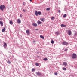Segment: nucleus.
I'll return each mask as SVG.
<instances>
[{"label":"nucleus","instance_id":"obj_1","mask_svg":"<svg viewBox=\"0 0 77 77\" xmlns=\"http://www.w3.org/2000/svg\"><path fill=\"white\" fill-rule=\"evenodd\" d=\"M5 8V6L4 5H1L0 6V9L2 11H3L4 9Z\"/></svg>","mask_w":77,"mask_h":77},{"label":"nucleus","instance_id":"obj_2","mask_svg":"<svg viewBox=\"0 0 77 77\" xmlns=\"http://www.w3.org/2000/svg\"><path fill=\"white\" fill-rule=\"evenodd\" d=\"M72 59H76L77 58V55L74 53L72 55Z\"/></svg>","mask_w":77,"mask_h":77},{"label":"nucleus","instance_id":"obj_3","mask_svg":"<svg viewBox=\"0 0 77 77\" xmlns=\"http://www.w3.org/2000/svg\"><path fill=\"white\" fill-rule=\"evenodd\" d=\"M62 44H63V45H68V43L65 41H64L62 42Z\"/></svg>","mask_w":77,"mask_h":77},{"label":"nucleus","instance_id":"obj_4","mask_svg":"<svg viewBox=\"0 0 77 77\" xmlns=\"http://www.w3.org/2000/svg\"><path fill=\"white\" fill-rule=\"evenodd\" d=\"M68 33L69 36H71V35L72 34L71 31L70 30L68 31Z\"/></svg>","mask_w":77,"mask_h":77},{"label":"nucleus","instance_id":"obj_5","mask_svg":"<svg viewBox=\"0 0 77 77\" xmlns=\"http://www.w3.org/2000/svg\"><path fill=\"white\" fill-rule=\"evenodd\" d=\"M36 74L37 75H38L40 76L41 75V73L39 72H36Z\"/></svg>","mask_w":77,"mask_h":77},{"label":"nucleus","instance_id":"obj_6","mask_svg":"<svg viewBox=\"0 0 77 77\" xmlns=\"http://www.w3.org/2000/svg\"><path fill=\"white\" fill-rule=\"evenodd\" d=\"M26 33L28 35H30V31L29 29L26 30Z\"/></svg>","mask_w":77,"mask_h":77},{"label":"nucleus","instance_id":"obj_7","mask_svg":"<svg viewBox=\"0 0 77 77\" xmlns=\"http://www.w3.org/2000/svg\"><path fill=\"white\" fill-rule=\"evenodd\" d=\"M17 23L18 24H20L21 23V20H20V19H17Z\"/></svg>","mask_w":77,"mask_h":77},{"label":"nucleus","instance_id":"obj_8","mask_svg":"<svg viewBox=\"0 0 77 77\" xmlns=\"http://www.w3.org/2000/svg\"><path fill=\"white\" fill-rule=\"evenodd\" d=\"M32 25L34 27H37L38 26V25L36 23H33Z\"/></svg>","mask_w":77,"mask_h":77},{"label":"nucleus","instance_id":"obj_9","mask_svg":"<svg viewBox=\"0 0 77 77\" xmlns=\"http://www.w3.org/2000/svg\"><path fill=\"white\" fill-rule=\"evenodd\" d=\"M61 26L62 27H65L66 26V25H64L63 24H62L61 25Z\"/></svg>","mask_w":77,"mask_h":77},{"label":"nucleus","instance_id":"obj_10","mask_svg":"<svg viewBox=\"0 0 77 77\" xmlns=\"http://www.w3.org/2000/svg\"><path fill=\"white\" fill-rule=\"evenodd\" d=\"M40 20L41 21H43V22H44V18H40Z\"/></svg>","mask_w":77,"mask_h":77},{"label":"nucleus","instance_id":"obj_11","mask_svg":"<svg viewBox=\"0 0 77 77\" xmlns=\"http://www.w3.org/2000/svg\"><path fill=\"white\" fill-rule=\"evenodd\" d=\"M37 23L38 25H39V24H42V22L40 21H37Z\"/></svg>","mask_w":77,"mask_h":77},{"label":"nucleus","instance_id":"obj_12","mask_svg":"<svg viewBox=\"0 0 77 77\" xmlns=\"http://www.w3.org/2000/svg\"><path fill=\"white\" fill-rule=\"evenodd\" d=\"M4 47L6 48V47H7V44H6V43L5 42L4 43Z\"/></svg>","mask_w":77,"mask_h":77},{"label":"nucleus","instance_id":"obj_13","mask_svg":"<svg viewBox=\"0 0 77 77\" xmlns=\"http://www.w3.org/2000/svg\"><path fill=\"white\" fill-rule=\"evenodd\" d=\"M35 15H36V16H38V11H35Z\"/></svg>","mask_w":77,"mask_h":77},{"label":"nucleus","instance_id":"obj_14","mask_svg":"<svg viewBox=\"0 0 77 77\" xmlns=\"http://www.w3.org/2000/svg\"><path fill=\"white\" fill-rule=\"evenodd\" d=\"M63 65H65V66H66L67 65V63L66 62H64L63 63Z\"/></svg>","mask_w":77,"mask_h":77},{"label":"nucleus","instance_id":"obj_15","mask_svg":"<svg viewBox=\"0 0 77 77\" xmlns=\"http://www.w3.org/2000/svg\"><path fill=\"white\" fill-rule=\"evenodd\" d=\"M0 24L1 26H3V23L2 21H0Z\"/></svg>","mask_w":77,"mask_h":77},{"label":"nucleus","instance_id":"obj_16","mask_svg":"<svg viewBox=\"0 0 77 77\" xmlns=\"http://www.w3.org/2000/svg\"><path fill=\"white\" fill-rule=\"evenodd\" d=\"M40 38H42V39H44V37L42 35H41L40 36Z\"/></svg>","mask_w":77,"mask_h":77},{"label":"nucleus","instance_id":"obj_17","mask_svg":"<svg viewBox=\"0 0 77 77\" xmlns=\"http://www.w3.org/2000/svg\"><path fill=\"white\" fill-rule=\"evenodd\" d=\"M5 30H6V28H4L2 30V32H5Z\"/></svg>","mask_w":77,"mask_h":77},{"label":"nucleus","instance_id":"obj_18","mask_svg":"<svg viewBox=\"0 0 77 77\" xmlns=\"http://www.w3.org/2000/svg\"><path fill=\"white\" fill-rule=\"evenodd\" d=\"M10 24H11V25H12V24H13V22H12V20H11L10 22Z\"/></svg>","mask_w":77,"mask_h":77},{"label":"nucleus","instance_id":"obj_19","mask_svg":"<svg viewBox=\"0 0 77 77\" xmlns=\"http://www.w3.org/2000/svg\"><path fill=\"white\" fill-rule=\"evenodd\" d=\"M35 65H36V66H39V63H37L35 64Z\"/></svg>","mask_w":77,"mask_h":77},{"label":"nucleus","instance_id":"obj_20","mask_svg":"<svg viewBox=\"0 0 77 77\" xmlns=\"http://www.w3.org/2000/svg\"><path fill=\"white\" fill-rule=\"evenodd\" d=\"M51 44H54V41H53V39L51 40Z\"/></svg>","mask_w":77,"mask_h":77},{"label":"nucleus","instance_id":"obj_21","mask_svg":"<svg viewBox=\"0 0 77 77\" xmlns=\"http://www.w3.org/2000/svg\"><path fill=\"white\" fill-rule=\"evenodd\" d=\"M7 63L9 64H11V61H10L8 60L7 61Z\"/></svg>","mask_w":77,"mask_h":77},{"label":"nucleus","instance_id":"obj_22","mask_svg":"<svg viewBox=\"0 0 77 77\" xmlns=\"http://www.w3.org/2000/svg\"><path fill=\"white\" fill-rule=\"evenodd\" d=\"M59 32H55V34L56 35H59Z\"/></svg>","mask_w":77,"mask_h":77},{"label":"nucleus","instance_id":"obj_23","mask_svg":"<svg viewBox=\"0 0 77 77\" xmlns=\"http://www.w3.org/2000/svg\"><path fill=\"white\" fill-rule=\"evenodd\" d=\"M38 14L39 15H41V12L39 11L38 12Z\"/></svg>","mask_w":77,"mask_h":77},{"label":"nucleus","instance_id":"obj_24","mask_svg":"<svg viewBox=\"0 0 77 77\" xmlns=\"http://www.w3.org/2000/svg\"><path fill=\"white\" fill-rule=\"evenodd\" d=\"M63 70H65V71H66V68L65 67H63Z\"/></svg>","mask_w":77,"mask_h":77},{"label":"nucleus","instance_id":"obj_25","mask_svg":"<svg viewBox=\"0 0 77 77\" xmlns=\"http://www.w3.org/2000/svg\"><path fill=\"white\" fill-rule=\"evenodd\" d=\"M66 14H65L63 15V17H64V18H65V17H66Z\"/></svg>","mask_w":77,"mask_h":77},{"label":"nucleus","instance_id":"obj_26","mask_svg":"<svg viewBox=\"0 0 77 77\" xmlns=\"http://www.w3.org/2000/svg\"><path fill=\"white\" fill-rule=\"evenodd\" d=\"M50 8H47L46 9V10H47V11H50Z\"/></svg>","mask_w":77,"mask_h":77},{"label":"nucleus","instance_id":"obj_27","mask_svg":"<svg viewBox=\"0 0 77 77\" xmlns=\"http://www.w3.org/2000/svg\"><path fill=\"white\" fill-rule=\"evenodd\" d=\"M32 72H33V71H35V69L33 68V69H32Z\"/></svg>","mask_w":77,"mask_h":77},{"label":"nucleus","instance_id":"obj_28","mask_svg":"<svg viewBox=\"0 0 77 77\" xmlns=\"http://www.w3.org/2000/svg\"><path fill=\"white\" fill-rule=\"evenodd\" d=\"M55 17H52L51 18V20H54V19Z\"/></svg>","mask_w":77,"mask_h":77},{"label":"nucleus","instance_id":"obj_29","mask_svg":"<svg viewBox=\"0 0 77 77\" xmlns=\"http://www.w3.org/2000/svg\"><path fill=\"white\" fill-rule=\"evenodd\" d=\"M48 59L47 58H45L44 59V60H48Z\"/></svg>","mask_w":77,"mask_h":77},{"label":"nucleus","instance_id":"obj_30","mask_svg":"<svg viewBox=\"0 0 77 77\" xmlns=\"http://www.w3.org/2000/svg\"><path fill=\"white\" fill-rule=\"evenodd\" d=\"M54 74L55 75H57V72L54 73Z\"/></svg>","mask_w":77,"mask_h":77},{"label":"nucleus","instance_id":"obj_31","mask_svg":"<svg viewBox=\"0 0 77 77\" xmlns=\"http://www.w3.org/2000/svg\"><path fill=\"white\" fill-rule=\"evenodd\" d=\"M23 17V15H22V14H20V17L21 18V17Z\"/></svg>","mask_w":77,"mask_h":77},{"label":"nucleus","instance_id":"obj_32","mask_svg":"<svg viewBox=\"0 0 77 77\" xmlns=\"http://www.w3.org/2000/svg\"><path fill=\"white\" fill-rule=\"evenodd\" d=\"M58 12H59V13L60 14V10H58Z\"/></svg>","mask_w":77,"mask_h":77},{"label":"nucleus","instance_id":"obj_33","mask_svg":"<svg viewBox=\"0 0 77 77\" xmlns=\"http://www.w3.org/2000/svg\"><path fill=\"white\" fill-rule=\"evenodd\" d=\"M7 8L8 9H10V8H11V7L8 6Z\"/></svg>","mask_w":77,"mask_h":77},{"label":"nucleus","instance_id":"obj_34","mask_svg":"<svg viewBox=\"0 0 77 77\" xmlns=\"http://www.w3.org/2000/svg\"><path fill=\"white\" fill-rule=\"evenodd\" d=\"M26 5V3H25V2H23V5Z\"/></svg>","mask_w":77,"mask_h":77},{"label":"nucleus","instance_id":"obj_35","mask_svg":"<svg viewBox=\"0 0 77 77\" xmlns=\"http://www.w3.org/2000/svg\"><path fill=\"white\" fill-rule=\"evenodd\" d=\"M68 50V49H66L64 50V51H67Z\"/></svg>","mask_w":77,"mask_h":77},{"label":"nucleus","instance_id":"obj_36","mask_svg":"<svg viewBox=\"0 0 77 77\" xmlns=\"http://www.w3.org/2000/svg\"><path fill=\"white\" fill-rule=\"evenodd\" d=\"M76 34L75 33V34L74 35V36H76Z\"/></svg>","mask_w":77,"mask_h":77},{"label":"nucleus","instance_id":"obj_37","mask_svg":"<svg viewBox=\"0 0 77 77\" xmlns=\"http://www.w3.org/2000/svg\"><path fill=\"white\" fill-rule=\"evenodd\" d=\"M23 12H26V10L24 9H23Z\"/></svg>","mask_w":77,"mask_h":77},{"label":"nucleus","instance_id":"obj_38","mask_svg":"<svg viewBox=\"0 0 77 77\" xmlns=\"http://www.w3.org/2000/svg\"><path fill=\"white\" fill-rule=\"evenodd\" d=\"M30 2H32V0H30Z\"/></svg>","mask_w":77,"mask_h":77},{"label":"nucleus","instance_id":"obj_39","mask_svg":"<svg viewBox=\"0 0 77 77\" xmlns=\"http://www.w3.org/2000/svg\"><path fill=\"white\" fill-rule=\"evenodd\" d=\"M35 30H38V29H36Z\"/></svg>","mask_w":77,"mask_h":77}]
</instances>
